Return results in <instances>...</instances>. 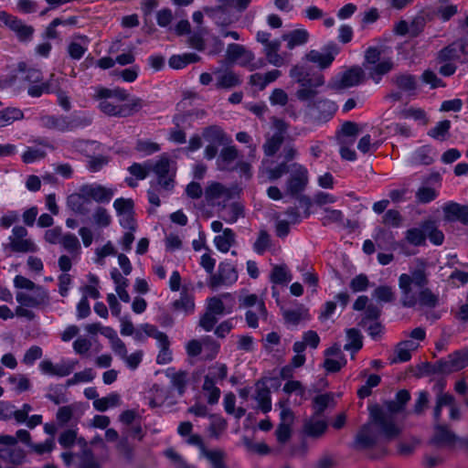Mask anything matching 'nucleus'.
I'll return each mask as SVG.
<instances>
[{
  "instance_id": "1",
  "label": "nucleus",
  "mask_w": 468,
  "mask_h": 468,
  "mask_svg": "<svg viewBox=\"0 0 468 468\" xmlns=\"http://www.w3.org/2000/svg\"><path fill=\"white\" fill-rule=\"evenodd\" d=\"M396 399L385 403V408L374 405L369 408V421L358 431L356 442L363 449L370 448L382 441H389L401 432L394 415L403 410Z\"/></svg>"
},
{
  "instance_id": "2",
  "label": "nucleus",
  "mask_w": 468,
  "mask_h": 468,
  "mask_svg": "<svg viewBox=\"0 0 468 468\" xmlns=\"http://www.w3.org/2000/svg\"><path fill=\"white\" fill-rule=\"evenodd\" d=\"M128 171L138 180L145 179L150 172L155 175L156 178L150 182L147 191L149 203L155 207L160 206V197H167L175 188L176 169L165 155H162L154 163L150 160L143 164L133 163Z\"/></svg>"
},
{
  "instance_id": "3",
  "label": "nucleus",
  "mask_w": 468,
  "mask_h": 468,
  "mask_svg": "<svg viewBox=\"0 0 468 468\" xmlns=\"http://www.w3.org/2000/svg\"><path fill=\"white\" fill-rule=\"evenodd\" d=\"M428 283L429 273L423 261L411 268L409 273L400 274L399 287L401 292V305L406 308H414L417 305L435 307L439 303V296L427 287Z\"/></svg>"
},
{
  "instance_id": "4",
  "label": "nucleus",
  "mask_w": 468,
  "mask_h": 468,
  "mask_svg": "<svg viewBox=\"0 0 468 468\" xmlns=\"http://www.w3.org/2000/svg\"><path fill=\"white\" fill-rule=\"evenodd\" d=\"M94 99L99 101L98 107L101 112L106 115L115 117L131 116L145 105L140 98H134L129 102L123 103L128 99V93L125 90L120 88L100 87L96 90Z\"/></svg>"
},
{
  "instance_id": "5",
  "label": "nucleus",
  "mask_w": 468,
  "mask_h": 468,
  "mask_svg": "<svg viewBox=\"0 0 468 468\" xmlns=\"http://www.w3.org/2000/svg\"><path fill=\"white\" fill-rule=\"evenodd\" d=\"M364 68L368 72L369 78L378 83L382 77L391 71L394 62L390 57H383L382 50L376 47H369L365 52Z\"/></svg>"
},
{
  "instance_id": "6",
  "label": "nucleus",
  "mask_w": 468,
  "mask_h": 468,
  "mask_svg": "<svg viewBox=\"0 0 468 468\" xmlns=\"http://www.w3.org/2000/svg\"><path fill=\"white\" fill-rule=\"evenodd\" d=\"M218 5L215 7H207V16L217 19L221 25L233 23L237 16L235 13H241L248 8L252 0H217Z\"/></svg>"
},
{
  "instance_id": "7",
  "label": "nucleus",
  "mask_w": 468,
  "mask_h": 468,
  "mask_svg": "<svg viewBox=\"0 0 468 468\" xmlns=\"http://www.w3.org/2000/svg\"><path fill=\"white\" fill-rule=\"evenodd\" d=\"M90 117H78L69 119L67 116H51L47 115L40 118V124L48 129L57 130L59 132H68L74 130L79 126H88L91 123Z\"/></svg>"
},
{
  "instance_id": "8",
  "label": "nucleus",
  "mask_w": 468,
  "mask_h": 468,
  "mask_svg": "<svg viewBox=\"0 0 468 468\" xmlns=\"http://www.w3.org/2000/svg\"><path fill=\"white\" fill-rule=\"evenodd\" d=\"M228 58L237 62L239 66L248 69L250 71L262 68L265 63L263 59L255 61L254 54L244 46L239 44H229L227 48Z\"/></svg>"
},
{
  "instance_id": "9",
  "label": "nucleus",
  "mask_w": 468,
  "mask_h": 468,
  "mask_svg": "<svg viewBox=\"0 0 468 468\" xmlns=\"http://www.w3.org/2000/svg\"><path fill=\"white\" fill-rule=\"evenodd\" d=\"M144 330L146 335L156 340L159 353L156 356V363L159 365H165L170 363L173 360L172 351L170 350V341L168 336L158 330L155 325L145 324L144 325Z\"/></svg>"
},
{
  "instance_id": "10",
  "label": "nucleus",
  "mask_w": 468,
  "mask_h": 468,
  "mask_svg": "<svg viewBox=\"0 0 468 468\" xmlns=\"http://www.w3.org/2000/svg\"><path fill=\"white\" fill-rule=\"evenodd\" d=\"M16 300L19 304L30 308H43L50 303L48 291L44 287H37L31 292L19 291L16 294Z\"/></svg>"
},
{
  "instance_id": "11",
  "label": "nucleus",
  "mask_w": 468,
  "mask_h": 468,
  "mask_svg": "<svg viewBox=\"0 0 468 468\" xmlns=\"http://www.w3.org/2000/svg\"><path fill=\"white\" fill-rule=\"evenodd\" d=\"M340 47L335 43L330 42L323 48V51L315 49L310 50L305 58L312 63L317 64L321 69L329 68L335 57L340 53Z\"/></svg>"
},
{
  "instance_id": "12",
  "label": "nucleus",
  "mask_w": 468,
  "mask_h": 468,
  "mask_svg": "<svg viewBox=\"0 0 468 468\" xmlns=\"http://www.w3.org/2000/svg\"><path fill=\"white\" fill-rule=\"evenodd\" d=\"M0 21L16 35L19 41L27 42L32 39L34 27L25 24L18 17L5 11H0Z\"/></svg>"
},
{
  "instance_id": "13",
  "label": "nucleus",
  "mask_w": 468,
  "mask_h": 468,
  "mask_svg": "<svg viewBox=\"0 0 468 468\" xmlns=\"http://www.w3.org/2000/svg\"><path fill=\"white\" fill-rule=\"evenodd\" d=\"M309 182L308 170L303 165L293 163L291 165V175L286 182L287 192L295 196L303 192Z\"/></svg>"
},
{
  "instance_id": "14",
  "label": "nucleus",
  "mask_w": 468,
  "mask_h": 468,
  "mask_svg": "<svg viewBox=\"0 0 468 468\" xmlns=\"http://www.w3.org/2000/svg\"><path fill=\"white\" fill-rule=\"evenodd\" d=\"M27 229L23 226H16L9 236V246L14 252H36L38 248L31 239H27Z\"/></svg>"
},
{
  "instance_id": "15",
  "label": "nucleus",
  "mask_w": 468,
  "mask_h": 468,
  "mask_svg": "<svg viewBox=\"0 0 468 468\" xmlns=\"http://www.w3.org/2000/svg\"><path fill=\"white\" fill-rule=\"evenodd\" d=\"M468 366V351H456L445 359L437 361L435 371L442 374H451Z\"/></svg>"
},
{
  "instance_id": "16",
  "label": "nucleus",
  "mask_w": 468,
  "mask_h": 468,
  "mask_svg": "<svg viewBox=\"0 0 468 468\" xmlns=\"http://www.w3.org/2000/svg\"><path fill=\"white\" fill-rule=\"evenodd\" d=\"M78 364V360L74 359H61L58 364H53L52 361L45 359L39 363V369L44 375L63 378L69 376Z\"/></svg>"
},
{
  "instance_id": "17",
  "label": "nucleus",
  "mask_w": 468,
  "mask_h": 468,
  "mask_svg": "<svg viewBox=\"0 0 468 468\" xmlns=\"http://www.w3.org/2000/svg\"><path fill=\"white\" fill-rule=\"evenodd\" d=\"M306 108L308 114L319 122L330 120L337 111V105L328 99L309 101Z\"/></svg>"
},
{
  "instance_id": "18",
  "label": "nucleus",
  "mask_w": 468,
  "mask_h": 468,
  "mask_svg": "<svg viewBox=\"0 0 468 468\" xmlns=\"http://www.w3.org/2000/svg\"><path fill=\"white\" fill-rule=\"evenodd\" d=\"M290 76L301 86H308L316 90L324 84V77L321 73L311 74L303 65H295L290 70Z\"/></svg>"
},
{
  "instance_id": "19",
  "label": "nucleus",
  "mask_w": 468,
  "mask_h": 468,
  "mask_svg": "<svg viewBox=\"0 0 468 468\" xmlns=\"http://www.w3.org/2000/svg\"><path fill=\"white\" fill-rule=\"evenodd\" d=\"M238 272L236 269L229 263H220L218 271L210 275L208 286L211 289H217L221 286H229L238 281Z\"/></svg>"
},
{
  "instance_id": "20",
  "label": "nucleus",
  "mask_w": 468,
  "mask_h": 468,
  "mask_svg": "<svg viewBox=\"0 0 468 468\" xmlns=\"http://www.w3.org/2000/svg\"><path fill=\"white\" fill-rule=\"evenodd\" d=\"M80 186L90 203L94 201L99 204H108L112 199L115 193V189L98 183L84 184Z\"/></svg>"
},
{
  "instance_id": "21",
  "label": "nucleus",
  "mask_w": 468,
  "mask_h": 468,
  "mask_svg": "<svg viewBox=\"0 0 468 468\" xmlns=\"http://www.w3.org/2000/svg\"><path fill=\"white\" fill-rule=\"evenodd\" d=\"M280 423L275 431L276 439L280 443H285L292 436V426L294 421V414L291 409L280 403Z\"/></svg>"
},
{
  "instance_id": "22",
  "label": "nucleus",
  "mask_w": 468,
  "mask_h": 468,
  "mask_svg": "<svg viewBox=\"0 0 468 468\" xmlns=\"http://www.w3.org/2000/svg\"><path fill=\"white\" fill-rule=\"evenodd\" d=\"M218 90H231L242 84V77L229 69H216L213 70Z\"/></svg>"
},
{
  "instance_id": "23",
  "label": "nucleus",
  "mask_w": 468,
  "mask_h": 468,
  "mask_svg": "<svg viewBox=\"0 0 468 468\" xmlns=\"http://www.w3.org/2000/svg\"><path fill=\"white\" fill-rule=\"evenodd\" d=\"M234 303V298L230 293H222L207 299V311L215 315L230 314L233 311Z\"/></svg>"
},
{
  "instance_id": "24",
  "label": "nucleus",
  "mask_w": 468,
  "mask_h": 468,
  "mask_svg": "<svg viewBox=\"0 0 468 468\" xmlns=\"http://www.w3.org/2000/svg\"><path fill=\"white\" fill-rule=\"evenodd\" d=\"M442 211L446 221H459L468 226V205H461L454 201H449L443 205Z\"/></svg>"
},
{
  "instance_id": "25",
  "label": "nucleus",
  "mask_w": 468,
  "mask_h": 468,
  "mask_svg": "<svg viewBox=\"0 0 468 468\" xmlns=\"http://www.w3.org/2000/svg\"><path fill=\"white\" fill-rule=\"evenodd\" d=\"M83 408L80 402H74L69 405L59 407L56 413V420L60 427L69 424L73 419L78 421L83 414Z\"/></svg>"
},
{
  "instance_id": "26",
  "label": "nucleus",
  "mask_w": 468,
  "mask_h": 468,
  "mask_svg": "<svg viewBox=\"0 0 468 468\" xmlns=\"http://www.w3.org/2000/svg\"><path fill=\"white\" fill-rule=\"evenodd\" d=\"M327 430V422L320 416L312 415L303 421V433L310 438L318 439L322 437Z\"/></svg>"
},
{
  "instance_id": "27",
  "label": "nucleus",
  "mask_w": 468,
  "mask_h": 468,
  "mask_svg": "<svg viewBox=\"0 0 468 468\" xmlns=\"http://www.w3.org/2000/svg\"><path fill=\"white\" fill-rule=\"evenodd\" d=\"M204 195L207 203H214L218 200L227 201L232 198L231 189L218 182L208 183L205 188Z\"/></svg>"
},
{
  "instance_id": "28",
  "label": "nucleus",
  "mask_w": 468,
  "mask_h": 468,
  "mask_svg": "<svg viewBox=\"0 0 468 468\" xmlns=\"http://www.w3.org/2000/svg\"><path fill=\"white\" fill-rule=\"evenodd\" d=\"M90 202L80 186L78 192L70 194L67 197V207L75 214L86 216L90 213Z\"/></svg>"
},
{
  "instance_id": "29",
  "label": "nucleus",
  "mask_w": 468,
  "mask_h": 468,
  "mask_svg": "<svg viewBox=\"0 0 468 468\" xmlns=\"http://www.w3.org/2000/svg\"><path fill=\"white\" fill-rule=\"evenodd\" d=\"M90 38L81 34H75L69 41L67 51L69 56L74 60H80L88 50Z\"/></svg>"
},
{
  "instance_id": "30",
  "label": "nucleus",
  "mask_w": 468,
  "mask_h": 468,
  "mask_svg": "<svg viewBox=\"0 0 468 468\" xmlns=\"http://www.w3.org/2000/svg\"><path fill=\"white\" fill-rule=\"evenodd\" d=\"M239 157V151L234 145L225 146L221 149L217 160L220 171H234L233 162Z\"/></svg>"
},
{
  "instance_id": "31",
  "label": "nucleus",
  "mask_w": 468,
  "mask_h": 468,
  "mask_svg": "<svg viewBox=\"0 0 468 468\" xmlns=\"http://www.w3.org/2000/svg\"><path fill=\"white\" fill-rule=\"evenodd\" d=\"M282 72L279 69H271L264 74L254 73L250 76L249 83L258 88L260 90H263L270 83L274 82Z\"/></svg>"
},
{
  "instance_id": "32",
  "label": "nucleus",
  "mask_w": 468,
  "mask_h": 468,
  "mask_svg": "<svg viewBox=\"0 0 468 468\" xmlns=\"http://www.w3.org/2000/svg\"><path fill=\"white\" fill-rule=\"evenodd\" d=\"M202 137L208 144L223 145L230 141L225 132L218 125H210L203 129Z\"/></svg>"
},
{
  "instance_id": "33",
  "label": "nucleus",
  "mask_w": 468,
  "mask_h": 468,
  "mask_svg": "<svg viewBox=\"0 0 468 468\" xmlns=\"http://www.w3.org/2000/svg\"><path fill=\"white\" fill-rule=\"evenodd\" d=\"M58 90V82L55 80V74H51L48 80L40 84L34 83L27 90L29 96L33 98H38L43 94H48L55 92Z\"/></svg>"
},
{
  "instance_id": "34",
  "label": "nucleus",
  "mask_w": 468,
  "mask_h": 468,
  "mask_svg": "<svg viewBox=\"0 0 468 468\" xmlns=\"http://www.w3.org/2000/svg\"><path fill=\"white\" fill-rule=\"evenodd\" d=\"M365 78L362 68L356 66L346 70L340 80V88H350L360 84Z\"/></svg>"
},
{
  "instance_id": "35",
  "label": "nucleus",
  "mask_w": 468,
  "mask_h": 468,
  "mask_svg": "<svg viewBox=\"0 0 468 468\" xmlns=\"http://www.w3.org/2000/svg\"><path fill=\"white\" fill-rule=\"evenodd\" d=\"M60 245L62 248L70 254L72 260H79L81 254V245L77 238V236L73 233H66L63 236V239L60 241Z\"/></svg>"
},
{
  "instance_id": "36",
  "label": "nucleus",
  "mask_w": 468,
  "mask_h": 468,
  "mask_svg": "<svg viewBox=\"0 0 468 468\" xmlns=\"http://www.w3.org/2000/svg\"><path fill=\"white\" fill-rule=\"evenodd\" d=\"M281 42L278 39L263 47V53L268 62L275 67H281L285 63L284 58L279 54Z\"/></svg>"
},
{
  "instance_id": "37",
  "label": "nucleus",
  "mask_w": 468,
  "mask_h": 468,
  "mask_svg": "<svg viewBox=\"0 0 468 468\" xmlns=\"http://www.w3.org/2000/svg\"><path fill=\"white\" fill-rule=\"evenodd\" d=\"M282 39L287 41V48L293 49L295 47L303 46L307 43L309 39V33L307 30L301 28L292 30L282 36Z\"/></svg>"
},
{
  "instance_id": "38",
  "label": "nucleus",
  "mask_w": 468,
  "mask_h": 468,
  "mask_svg": "<svg viewBox=\"0 0 468 468\" xmlns=\"http://www.w3.org/2000/svg\"><path fill=\"white\" fill-rule=\"evenodd\" d=\"M236 235L231 229H225L223 233L214 239L216 248L221 252H228L235 243Z\"/></svg>"
},
{
  "instance_id": "39",
  "label": "nucleus",
  "mask_w": 468,
  "mask_h": 468,
  "mask_svg": "<svg viewBox=\"0 0 468 468\" xmlns=\"http://www.w3.org/2000/svg\"><path fill=\"white\" fill-rule=\"evenodd\" d=\"M239 307L240 308H250L255 306L260 315L266 314V308L264 302L259 298L257 294H244L239 296Z\"/></svg>"
},
{
  "instance_id": "40",
  "label": "nucleus",
  "mask_w": 468,
  "mask_h": 468,
  "mask_svg": "<svg viewBox=\"0 0 468 468\" xmlns=\"http://www.w3.org/2000/svg\"><path fill=\"white\" fill-rule=\"evenodd\" d=\"M200 57L195 53H184L181 55H173L169 58V66L175 69H180L186 67L188 64L197 62Z\"/></svg>"
},
{
  "instance_id": "41",
  "label": "nucleus",
  "mask_w": 468,
  "mask_h": 468,
  "mask_svg": "<svg viewBox=\"0 0 468 468\" xmlns=\"http://www.w3.org/2000/svg\"><path fill=\"white\" fill-rule=\"evenodd\" d=\"M228 376V367L226 364L217 362L210 366L204 380H208L215 383L223 381Z\"/></svg>"
},
{
  "instance_id": "42",
  "label": "nucleus",
  "mask_w": 468,
  "mask_h": 468,
  "mask_svg": "<svg viewBox=\"0 0 468 468\" xmlns=\"http://www.w3.org/2000/svg\"><path fill=\"white\" fill-rule=\"evenodd\" d=\"M375 241L377 246L381 250H395L396 241L391 231L379 229L376 233Z\"/></svg>"
},
{
  "instance_id": "43",
  "label": "nucleus",
  "mask_w": 468,
  "mask_h": 468,
  "mask_svg": "<svg viewBox=\"0 0 468 468\" xmlns=\"http://www.w3.org/2000/svg\"><path fill=\"white\" fill-rule=\"evenodd\" d=\"M24 113L19 108L7 107L0 111V128L12 124L16 121L22 120Z\"/></svg>"
},
{
  "instance_id": "44",
  "label": "nucleus",
  "mask_w": 468,
  "mask_h": 468,
  "mask_svg": "<svg viewBox=\"0 0 468 468\" xmlns=\"http://www.w3.org/2000/svg\"><path fill=\"white\" fill-rule=\"evenodd\" d=\"M433 441L440 444H452L456 441V436L452 432L448 426L436 424Z\"/></svg>"
},
{
  "instance_id": "45",
  "label": "nucleus",
  "mask_w": 468,
  "mask_h": 468,
  "mask_svg": "<svg viewBox=\"0 0 468 468\" xmlns=\"http://www.w3.org/2000/svg\"><path fill=\"white\" fill-rule=\"evenodd\" d=\"M175 310L182 311L185 314H192L195 310V302L192 294H189L186 291H183L180 294L179 299L173 303Z\"/></svg>"
},
{
  "instance_id": "46",
  "label": "nucleus",
  "mask_w": 468,
  "mask_h": 468,
  "mask_svg": "<svg viewBox=\"0 0 468 468\" xmlns=\"http://www.w3.org/2000/svg\"><path fill=\"white\" fill-rule=\"evenodd\" d=\"M463 52V46L455 43L447 46L442 48L438 54V59L440 62H450L457 60L461 58Z\"/></svg>"
},
{
  "instance_id": "47",
  "label": "nucleus",
  "mask_w": 468,
  "mask_h": 468,
  "mask_svg": "<svg viewBox=\"0 0 468 468\" xmlns=\"http://www.w3.org/2000/svg\"><path fill=\"white\" fill-rule=\"evenodd\" d=\"M165 375L171 379L172 386L178 391L179 395H183L186 385V372H176L174 368H168Z\"/></svg>"
},
{
  "instance_id": "48",
  "label": "nucleus",
  "mask_w": 468,
  "mask_h": 468,
  "mask_svg": "<svg viewBox=\"0 0 468 468\" xmlns=\"http://www.w3.org/2000/svg\"><path fill=\"white\" fill-rule=\"evenodd\" d=\"M100 146L101 144L96 141H86L80 139L72 143V147L88 158L91 157L92 154H95Z\"/></svg>"
},
{
  "instance_id": "49",
  "label": "nucleus",
  "mask_w": 468,
  "mask_h": 468,
  "mask_svg": "<svg viewBox=\"0 0 468 468\" xmlns=\"http://www.w3.org/2000/svg\"><path fill=\"white\" fill-rule=\"evenodd\" d=\"M220 349V345L210 336L202 338V354L204 359L212 360L214 359Z\"/></svg>"
},
{
  "instance_id": "50",
  "label": "nucleus",
  "mask_w": 468,
  "mask_h": 468,
  "mask_svg": "<svg viewBox=\"0 0 468 468\" xmlns=\"http://www.w3.org/2000/svg\"><path fill=\"white\" fill-rule=\"evenodd\" d=\"M397 87L404 91L410 92L417 89L416 78L410 74H399L393 79Z\"/></svg>"
},
{
  "instance_id": "51",
  "label": "nucleus",
  "mask_w": 468,
  "mask_h": 468,
  "mask_svg": "<svg viewBox=\"0 0 468 468\" xmlns=\"http://www.w3.org/2000/svg\"><path fill=\"white\" fill-rule=\"evenodd\" d=\"M17 70L23 73V79L30 83H38L42 80V72L37 69L28 67L26 62H19Z\"/></svg>"
},
{
  "instance_id": "52",
  "label": "nucleus",
  "mask_w": 468,
  "mask_h": 468,
  "mask_svg": "<svg viewBox=\"0 0 468 468\" xmlns=\"http://www.w3.org/2000/svg\"><path fill=\"white\" fill-rule=\"evenodd\" d=\"M347 343L344 348L348 351L357 352L362 348V336L359 330L356 328H350L346 331Z\"/></svg>"
},
{
  "instance_id": "53",
  "label": "nucleus",
  "mask_w": 468,
  "mask_h": 468,
  "mask_svg": "<svg viewBox=\"0 0 468 468\" xmlns=\"http://www.w3.org/2000/svg\"><path fill=\"white\" fill-rule=\"evenodd\" d=\"M120 404V396L116 393H111L107 397L99 398L93 401V407L99 411H106L109 408L116 407Z\"/></svg>"
},
{
  "instance_id": "54",
  "label": "nucleus",
  "mask_w": 468,
  "mask_h": 468,
  "mask_svg": "<svg viewBox=\"0 0 468 468\" xmlns=\"http://www.w3.org/2000/svg\"><path fill=\"white\" fill-rule=\"evenodd\" d=\"M422 229L428 234V238L434 245H441L444 240V235L441 230L438 229L435 222L431 220L425 221L422 224Z\"/></svg>"
},
{
  "instance_id": "55",
  "label": "nucleus",
  "mask_w": 468,
  "mask_h": 468,
  "mask_svg": "<svg viewBox=\"0 0 468 468\" xmlns=\"http://www.w3.org/2000/svg\"><path fill=\"white\" fill-rule=\"evenodd\" d=\"M283 139L282 132L279 131L275 133L263 145L265 154L268 156L274 155L280 149Z\"/></svg>"
},
{
  "instance_id": "56",
  "label": "nucleus",
  "mask_w": 468,
  "mask_h": 468,
  "mask_svg": "<svg viewBox=\"0 0 468 468\" xmlns=\"http://www.w3.org/2000/svg\"><path fill=\"white\" fill-rule=\"evenodd\" d=\"M96 377V373L92 368H85L82 371L75 373L72 378L66 381L68 387L75 386L80 383L91 382Z\"/></svg>"
},
{
  "instance_id": "57",
  "label": "nucleus",
  "mask_w": 468,
  "mask_h": 468,
  "mask_svg": "<svg viewBox=\"0 0 468 468\" xmlns=\"http://www.w3.org/2000/svg\"><path fill=\"white\" fill-rule=\"evenodd\" d=\"M438 196V190L429 186H421L415 194L417 201L421 204H428L435 200Z\"/></svg>"
},
{
  "instance_id": "58",
  "label": "nucleus",
  "mask_w": 468,
  "mask_h": 468,
  "mask_svg": "<svg viewBox=\"0 0 468 468\" xmlns=\"http://www.w3.org/2000/svg\"><path fill=\"white\" fill-rule=\"evenodd\" d=\"M271 282L276 284H282L290 282L292 276L285 265H275L271 273Z\"/></svg>"
},
{
  "instance_id": "59",
  "label": "nucleus",
  "mask_w": 468,
  "mask_h": 468,
  "mask_svg": "<svg viewBox=\"0 0 468 468\" xmlns=\"http://www.w3.org/2000/svg\"><path fill=\"white\" fill-rule=\"evenodd\" d=\"M451 126L452 124L449 120L439 122L428 132V134L436 140L444 141L447 138Z\"/></svg>"
},
{
  "instance_id": "60",
  "label": "nucleus",
  "mask_w": 468,
  "mask_h": 468,
  "mask_svg": "<svg viewBox=\"0 0 468 468\" xmlns=\"http://www.w3.org/2000/svg\"><path fill=\"white\" fill-rule=\"evenodd\" d=\"M412 162L416 165H431L433 162L431 149L428 146H421L412 155Z\"/></svg>"
},
{
  "instance_id": "61",
  "label": "nucleus",
  "mask_w": 468,
  "mask_h": 468,
  "mask_svg": "<svg viewBox=\"0 0 468 468\" xmlns=\"http://www.w3.org/2000/svg\"><path fill=\"white\" fill-rule=\"evenodd\" d=\"M94 223L101 228H107L112 223V217L103 207H97L92 214Z\"/></svg>"
},
{
  "instance_id": "62",
  "label": "nucleus",
  "mask_w": 468,
  "mask_h": 468,
  "mask_svg": "<svg viewBox=\"0 0 468 468\" xmlns=\"http://www.w3.org/2000/svg\"><path fill=\"white\" fill-rule=\"evenodd\" d=\"M271 237L266 230H261L256 241L253 244V250L260 255H262L271 247Z\"/></svg>"
},
{
  "instance_id": "63",
  "label": "nucleus",
  "mask_w": 468,
  "mask_h": 468,
  "mask_svg": "<svg viewBox=\"0 0 468 468\" xmlns=\"http://www.w3.org/2000/svg\"><path fill=\"white\" fill-rule=\"evenodd\" d=\"M405 239L410 244L420 246L426 239L425 231L417 228L410 229L405 233Z\"/></svg>"
},
{
  "instance_id": "64",
  "label": "nucleus",
  "mask_w": 468,
  "mask_h": 468,
  "mask_svg": "<svg viewBox=\"0 0 468 468\" xmlns=\"http://www.w3.org/2000/svg\"><path fill=\"white\" fill-rule=\"evenodd\" d=\"M332 401L333 397L330 394L316 396L313 400V407L314 410V413L313 415L321 416Z\"/></svg>"
}]
</instances>
